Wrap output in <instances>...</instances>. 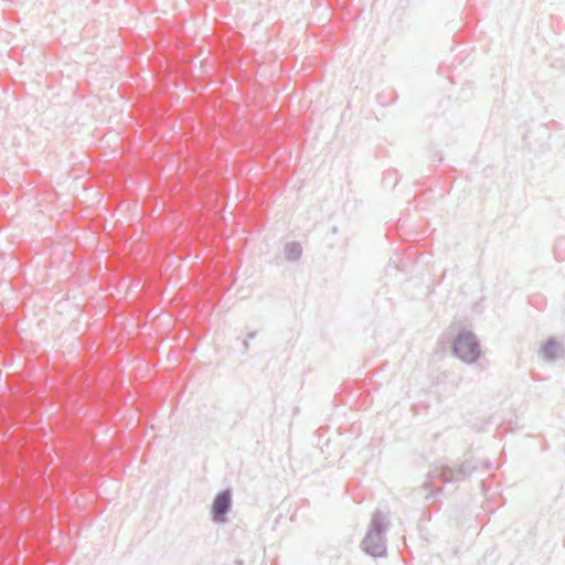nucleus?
Listing matches in <instances>:
<instances>
[{"label": "nucleus", "mask_w": 565, "mask_h": 565, "mask_svg": "<svg viewBox=\"0 0 565 565\" xmlns=\"http://www.w3.org/2000/svg\"><path fill=\"white\" fill-rule=\"evenodd\" d=\"M288 248L294 257H298L300 255V246L299 245L291 244L290 246H288Z\"/></svg>", "instance_id": "20e7f679"}, {"label": "nucleus", "mask_w": 565, "mask_h": 565, "mask_svg": "<svg viewBox=\"0 0 565 565\" xmlns=\"http://www.w3.org/2000/svg\"><path fill=\"white\" fill-rule=\"evenodd\" d=\"M231 493L223 491L216 495L212 505V515L215 521H224L225 513L230 510Z\"/></svg>", "instance_id": "f03ea898"}, {"label": "nucleus", "mask_w": 565, "mask_h": 565, "mask_svg": "<svg viewBox=\"0 0 565 565\" xmlns=\"http://www.w3.org/2000/svg\"><path fill=\"white\" fill-rule=\"evenodd\" d=\"M558 351H559V348L554 342L546 343L542 349V353H543L544 358H546V359H552V358L556 356Z\"/></svg>", "instance_id": "7ed1b4c3"}, {"label": "nucleus", "mask_w": 565, "mask_h": 565, "mask_svg": "<svg viewBox=\"0 0 565 565\" xmlns=\"http://www.w3.org/2000/svg\"><path fill=\"white\" fill-rule=\"evenodd\" d=\"M454 353L463 362L473 363L480 356L479 343L471 332L459 333L452 344Z\"/></svg>", "instance_id": "f257e3e1"}]
</instances>
